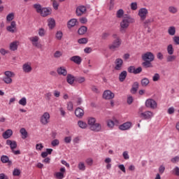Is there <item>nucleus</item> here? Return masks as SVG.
Returning <instances> with one entry per match:
<instances>
[{"label":"nucleus","instance_id":"nucleus-1","mask_svg":"<svg viewBox=\"0 0 179 179\" xmlns=\"http://www.w3.org/2000/svg\"><path fill=\"white\" fill-rule=\"evenodd\" d=\"M141 58L143 61H144L142 63V66H143V68H153V64L152 62L155 61V55H153L151 52H147L142 55Z\"/></svg>","mask_w":179,"mask_h":179},{"label":"nucleus","instance_id":"nucleus-2","mask_svg":"<svg viewBox=\"0 0 179 179\" xmlns=\"http://www.w3.org/2000/svg\"><path fill=\"white\" fill-rule=\"evenodd\" d=\"M88 125L90 129L94 131V132H100L101 131V124L100 123H96V118L90 117L88 119Z\"/></svg>","mask_w":179,"mask_h":179},{"label":"nucleus","instance_id":"nucleus-3","mask_svg":"<svg viewBox=\"0 0 179 179\" xmlns=\"http://www.w3.org/2000/svg\"><path fill=\"white\" fill-rule=\"evenodd\" d=\"M4 75L5 76L3 77L2 80L6 85L12 84V82H13V80H12V78H15V76H16V74L13 71H5Z\"/></svg>","mask_w":179,"mask_h":179},{"label":"nucleus","instance_id":"nucleus-4","mask_svg":"<svg viewBox=\"0 0 179 179\" xmlns=\"http://www.w3.org/2000/svg\"><path fill=\"white\" fill-rule=\"evenodd\" d=\"M145 104L147 108H151L152 110H156L157 108V102L153 99H147Z\"/></svg>","mask_w":179,"mask_h":179},{"label":"nucleus","instance_id":"nucleus-5","mask_svg":"<svg viewBox=\"0 0 179 179\" xmlns=\"http://www.w3.org/2000/svg\"><path fill=\"white\" fill-rule=\"evenodd\" d=\"M122 41H121V38H117L115 39L111 45H109V50H111L112 51H115L117 48H120L121 47Z\"/></svg>","mask_w":179,"mask_h":179},{"label":"nucleus","instance_id":"nucleus-6","mask_svg":"<svg viewBox=\"0 0 179 179\" xmlns=\"http://www.w3.org/2000/svg\"><path fill=\"white\" fill-rule=\"evenodd\" d=\"M127 27H129V19L124 18L120 22V31L124 33Z\"/></svg>","mask_w":179,"mask_h":179},{"label":"nucleus","instance_id":"nucleus-7","mask_svg":"<svg viewBox=\"0 0 179 179\" xmlns=\"http://www.w3.org/2000/svg\"><path fill=\"white\" fill-rule=\"evenodd\" d=\"M40 122L42 125H47L50 122V113L45 112L40 118Z\"/></svg>","mask_w":179,"mask_h":179},{"label":"nucleus","instance_id":"nucleus-8","mask_svg":"<svg viewBox=\"0 0 179 179\" xmlns=\"http://www.w3.org/2000/svg\"><path fill=\"white\" fill-rule=\"evenodd\" d=\"M29 40L32 43V45H34V47H36V48H40V47H41V44L38 43V40H40V38H38V36H35L29 37Z\"/></svg>","mask_w":179,"mask_h":179},{"label":"nucleus","instance_id":"nucleus-9","mask_svg":"<svg viewBox=\"0 0 179 179\" xmlns=\"http://www.w3.org/2000/svg\"><path fill=\"white\" fill-rule=\"evenodd\" d=\"M115 71H121L122 65H124V61L121 58H117L115 61Z\"/></svg>","mask_w":179,"mask_h":179},{"label":"nucleus","instance_id":"nucleus-10","mask_svg":"<svg viewBox=\"0 0 179 179\" xmlns=\"http://www.w3.org/2000/svg\"><path fill=\"white\" fill-rule=\"evenodd\" d=\"M115 96V94L110 90H106L103 92V97L105 99V100H111L114 99Z\"/></svg>","mask_w":179,"mask_h":179},{"label":"nucleus","instance_id":"nucleus-11","mask_svg":"<svg viewBox=\"0 0 179 179\" xmlns=\"http://www.w3.org/2000/svg\"><path fill=\"white\" fill-rule=\"evenodd\" d=\"M149 13L146 8H142L138 10V16L141 17V20H145L147 15Z\"/></svg>","mask_w":179,"mask_h":179},{"label":"nucleus","instance_id":"nucleus-12","mask_svg":"<svg viewBox=\"0 0 179 179\" xmlns=\"http://www.w3.org/2000/svg\"><path fill=\"white\" fill-rule=\"evenodd\" d=\"M141 117L143 118V120H152L153 117V113L152 111H145L141 113Z\"/></svg>","mask_w":179,"mask_h":179},{"label":"nucleus","instance_id":"nucleus-13","mask_svg":"<svg viewBox=\"0 0 179 179\" xmlns=\"http://www.w3.org/2000/svg\"><path fill=\"white\" fill-rule=\"evenodd\" d=\"M132 127V123L131 122H126L122 124L119 126V129L120 131H128Z\"/></svg>","mask_w":179,"mask_h":179},{"label":"nucleus","instance_id":"nucleus-14","mask_svg":"<svg viewBox=\"0 0 179 179\" xmlns=\"http://www.w3.org/2000/svg\"><path fill=\"white\" fill-rule=\"evenodd\" d=\"M86 10H87L86 6H80L77 7L76 13L77 16H82V15L85 13Z\"/></svg>","mask_w":179,"mask_h":179},{"label":"nucleus","instance_id":"nucleus-15","mask_svg":"<svg viewBox=\"0 0 179 179\" xmlns=\"http://www.w3.org/2000/svg\"><path fill=\"white\" fill-rule=\"evenodd\" d=\"M76 80V77L73 76V75L70 73L67 74L66 82L67 83H69V85H71V86H72V85L75 83Z\"/></svg>","mask_w":179,"mask_h":179},{"label":"nucleus","instance_id":"nucleus-16","mask_svg":"<svg viewBox=\"0 0 179 179\" xmlns=\"http://www.w3.org/2000/svg\"><path fill=\"white\" fill-rule=\"evenodd\" d=\"M22 70L25 73H30L33 71V68H31V66L29 63H25L22 65Z\"/></svg>","mask_w":179,"mask_h":179},{"label":"nucleus","instance_id":"nucleus-17","mask_svg":"<svg viewBox=\"0 0 179 179\" xmlns=\"http://www.w3.org/2000/svg\"><path fill=\"white\" fill-rule=\"evenodd\" d=\"M138 89H139V83L136 81L132 85L131 89L130 90V93H131V94H136V92H138Z\"/></svg>","mask_w":179,"mask_h":179},{"label":"nucleus","instance_id":"nucleus-18","mask_svg":"<svg viewBox=\"0 0 179 179\" xmlns=\"http://www.w3.org/2000/svg\"><path fill=\"white\" fill-rule=\"evenodd\" d=\"M6 145L10 146L11 150H15V149H16L17 148V143H16V141H15L7 140Z\"/></svg>","mask_w":179,"mask_h":179},{"label":"nucleus","instance_id":"nucleus-19","mask_svg":"<svg viewBox=\"0 0 179 179\" xmlns=\"http://www.w3.org/2000/svg\"><path fill=\"white\" fill-rule=\"evenodd\" d=\"M70 61H72V62L77 65H80L82 64V57L80 56H73L70 58Z\"/></svg>","mask_w":179,"mask_h":179},{"label":"nucleus","instance_id":"nucleus-20","mask_svg":"<svg viewBox=\"0 0 179 179\" xmlns=\"http://www.w3.org/2000/svg\"><path fill=\"white\" fill-rule=\"evenodd\" d=\"M6 30L10 33H15V30H16V22L12 21L10 25L6 27Z\"/></svg>","mask_w":179,"mask_h":179},{"label":"nucleus","instance_id":"nucleus-21","mask_svg":"<svg viewBox=\"0 0 179 179\" xmlns=\"http://www.w3.org/2000/svg\"><path fill=\"white\" fill-rule=\"evenodd\" d=\"M77 23H78V20L76 18L71 19L67 23L68 29H72V27H75Z\"/></svg>","mask_w":179,"mask_h":179},{"label":"nucleus","instance_id":"nucleus-22","mask_svg":"<svg viewBox=\"0 0 179 179\" xmlns=\"http://www.w3.org/2000/svg\"><path fill=\"white\" fill-rule=\"evenodd\" d=\"M75 115L78 117V118H82V117L85 115V111L83 109L78 107L75 110Z\"/></svg>","mask_w":179,"mask_h":179},{"label":"nucleus","instance_id":"nucleus-23","mask_svg":"<svg viewBox=\"0 0 179 179\" xmlns=\"http://www.w3.org/2000/svg\"><path fill=\"white\" fill-rule=\"evenodd\" d=\"M12 135H13V131L12 129H8L4 133H3L2 136L3 139H9Z\"/></svg>","mask_w":179,"mask_h":179},{"label":"nucleus","instance_id":"nucleus-24","mask_svg":"<svg viewBox=\"0 0 179 179\" xmlns=\"http://www.w3.org/2000/svg\"><path fill=\"white\" fill-rule=\"evenodd\" d=\"M39 13L43 17H45V16H48V15L51 14V10L50 9H48V8H43L41 13Z\"/></svg>","mask_w":179,"mask_h":179},{"label":"nucleus","instance_id":"nucleus-25","mask_svg":"<svg viewBox=\"0 0 179 179\" xmlns=\"http://www.w3.org/2000/svg\"><path fill=\"white\" fill-rule=\"evenodd\" d=\"M57 72L58 75H62V76H66L68 75V71L64 67H59L57 69Z\"/></svg>","mask_w":179,"mask_h":179},{"label":"nucleus","instance_id":"nucleus-26","mask_svg":"<svg viewBox=\"0 0 179 179\" xmlns=\"http://www.w3.org/2000/svg\"><path fill=\"white\" fill-rule=\"evenodd\" d=\"M128 75V73H127V71H123L119 74V80L120 82H124L125 79H127V76Z\"/></svg>","mask_w":179,"mask_h":179},{"label":"nucleus","instance_id":"nucleus-27","mask_svg":"<svg viewBox=\"0 0 179 179\" xmlns=\"http://www.w3.org/2000/svg\"><path fill=\"white\" fill-rule=\"evenodd\" d=\"M19 42L17 41H13L11 43H10V51H16V50H17V47Z\"/></svg>","mask_w":179,"mask_h":179},{"label":"nucleus","instance_id":"nucleus-28","mask_svg":"<svg viewBox=\"0 0 179 179\" xmlns=\"http://www.w3.org/2000/svg\"><path fill=\"white\" fill-rule=\"evenodd\" d=\"M150 83V80H149V78H144L141 80V85L143 87H146Z\"/></svg>","mask_w":179,"mask_h":179},{"label":"nucleus","instance_id":"nucleus-29","mask_svg":"<svg viewBox=\"0 0 179 179\" xmlns=\"http://www.w3.org/2000/svg\"><path fill=\"white\" fill-rule=\"evenodd\" d=\"M87 31V27H86V26H82L78 30V34H80V36L85 34V33Z\"/></svg>","mask_w":179,"mask_h":179},{"label":"nucleus","instance_id":"nucleus-30","mask_svg":"<svg viewBox=\"0 0 179 179\" xmlns=\"http://www.w3.org/2000/svg\"><path fill=\"white\" fill-rule=\"evenodd\" d=\"M1 162L6 164V163H8L9 164H12V161L9 160V157L6 156V155H2L1 157Z\"/></svg>","mask_w":179,"mask_h":179},{"label":"nucleus","instance_id":"nucleus-31","mask_svg":"<svg viewBox=\"0 0 179 179\" xmlns=\"http://www.w3.org/2000/svg\"><path fill=\"white\" fill-rule=\"evenodd\" d=\"M48 26L50 29H54V27H55V20L53 18H50L48 20Z\"/></svg>","mask_w":179,"mask_h":179},{"label":"nucleus","instance_id":"nucleus-32","mask_svg":"<svg viewBox=\"0 0 179 179\" xmlns=\"http://www.w3.org/2000/svg\"><path fill=\"white\" fill-rule=\"evenodd\" d=\"M20 132L22 135V139H26V138H27L28 133H27V131L26 130V129H24V128L20 129Z\"/></svg>","mask_w":179,"mask_h":179},{"label":"nucleus","instance_id":"nucleus-33","mask_svg":"<svg viewBox=\"0 0 179 179\" xmlns=\"http://www.w3.org/2000/svg\"><path fill=\"white\" fill-rule=\"evenodd\" d=\"M76 83H85L86 82V78L85 77H82V76H78L76 77Z\"/></svg>","mask_w":179,"mask_h":179},{"label":"nucleus","instance_id":"nucleus-34","mask_svg":"<svg viewBox=\"0 0 179 179\" xmlns=\"http://www.w3.org/2000/svg\"><path fill=\"white\" fill-rule=\"evenodd\" d=\"M168 10L170 13H173V14H176L177 13V12H178V9L176 7L173 6H170L168 8Z\"/></svg>","mask_w":179,"mask_h":179},{"label":"nucleus","instance_id":"nucleus-35","mask_svg":"<svg viewBox=\"0 0 179 179\" xmlns=\"http://www.w3.org/2000/svg\"><path fill=\"white\" fill-rule=\"evenodd\" d=\"M177 57L176 55H169L166 57V62H173L176 61Z\"/></svg>","mask_w":179,"mask_h":179},{"label":"nucleus","instance_id":"nucleus-36","mask_svg":"<svg viewBox=\"0 0 179 179\" xmlns=\"http://www.w3.org/2000/svg\"><path fill=\"white\" fill-rule=\"evenodd\" d=\"M167 52L169 55H173L174 54V48H173V45L170 44L167 46Z\"/></svg>","mask_w":179,"mask_h":179},{"label":"nucleus","instance_id":"nucleus-37","mask_svg":"<svg viewBox=\"0 0 179 179\" xmlns=\"http://www.w3.org/2000/svg\"><path fill=\"white\" fill-rule=\"evenodd\" d=\"M78 125L80 127V128H82V129L87 128V124L82 120L78 121Z\"/></svg>","mask_w":179,"mask_h":179},{"label":"nucleus","instance_id":"nucleus-38","mask_svg":"<svg viewBox=\"0 0 179 179\" xmlns=\"http://www.w3.org/2000/svg\"><path fill=\"white\" fill-rule=\"evenodd\" d=\"M168 33L169 36H174L176 34V27H169Z\"/></svg>","mask_w":179,"mask_h":179},{"label":"nucleus","instance_id":"nucleus-39","mask_svg":"<svg viewBox=\"0 0 179 179\" xmlns=\"http://www.w3.org/2000/svg\"><path fill=\"white\" fill-rule=\"evenodd\" d=\"M18 103L20 106L24 107V106L27 104V99H26V97H22L21 99H20Z\"/></svg>","mask_w":179,"mask_h":179},{"label":"nucleus","instance_id":"nucleus-40","mask_svg":"<svg viewBox=\"0 0 179 179\" xmlns=\"http://www.w3.org/2000/svg\"><path fill=\"white\" fill-rule=\"evenodd\" d=\"M13 19H15V13H9L6 16L7 22H12V20H13Z\"/></svg>","mask_w":179,"mask_h":179},{"label":"nucleus","instance_id":"nucleus-41","mask_svg":"<svg viewBox=\"0 0 179 179\" xmlns=\"http://www.w3.org/2000/svg\"><path fill=\"white\" fill-rule=\"evenodd\" d=\"M34 9H36L37 13H41V10H43V7L40 4H34Z\"/></svg>","mask_w":179,"mask_h":179},{"label":"nucleus","instance_id":"nucleus-42","mask_svg":"<svg viewBox=\"0 0 179 179\" xmlns=\"http://www.w3.org/2000/svg\"><path fill=\"white\" fill-rule=\"evenodd\" d=\"M78 169L80 170V171H85L86 170V166L84 162H79Z\"/></svg>","mask_w":179,"mask_h":179},{"label":"nucleus","instance_id":"nucleus-43","mask_svg":"<svg viewBox=\"0 0 179 179\" xmlns=\"http://www.w3.org/2000/svg\"><path fill=\"white\" fill-rule=\"evenodd\" d=\"M108 37H110V33L108 32H103L101 36V40H107Z\"/></svg>","mask_w":179,"mask_h":179},{"label":"nucleus","instance_id":"nucleus-44","mask_svg":"<svg viewBox=\"0 0 179 179\" xmlns=\"http://www.w3.org/2000/svg\"><path fill=\"white\" fill-rule=\"evenodd\" d=\"M87 38H82L78 40L79 44H87Z\"/></svg>","mask_w":179,"mask_h":179},{"label":"nucleus","instance_id":"nucleus-45","mask_svg":"<svg viewBox=\"0 0 179 179\" xmlns=\"http://www.w3.org/2000/svg\"><path fill=\"white\" fill-rule=\"evenodd\" d=\"M116 16H117V17H119V18L122 17V16H124V10H122V9L118 10L117 11Z\"/></svg>","mask_w":179,"mask_h":179},{"label":"nucleus","instance_id":"nucleus-46","mask_svg":"<svg viewBox=\"0 0 179 179\" xmlns=\"http://www.w3.org/2000/svg\"><path fill=\"white\" fill-rule=\"evenodd\" d=\"M160 80V74L156 73L153 76H152V80L153 82H157L158 80Z\"/></svg>","mask_w":179,"mask_h":179},{"label":"nucleus","instance_id":"nucleus-47","mask_svg":"<svg viewBox=\"0 0 179 179\" xmlns=\"http://www.w3.org/2000/svg\"><path fill=\"white\" fill-rule=\"evenodd\" d=\"M114 125H115L114 121L111 120L107 121V126L108 127V128H114Z\"/></svg>","mask_w":179,"mask_h":179},{"label":"nucleus","instance_id":"nucleus-48","mask_svg":"<svg viewBox=\"0 0 179 179\" xmlns=\"http://www.w3.org/2000/svg\"><path fill=\"white\" fill-rule=\"evenodd\" d=\"M38 36H40V37H44V36H45V30H44L43 28L39 29Z\"/></svg>","mask_w":179,"mask_h":179},{"label":"nucleus","instance_id":"nucleus-49","mask_svg":"<svg viewBox=\"0 0 179 179\" xmlns=\"http://www.w3.org/2000/svg\"><path fill=\"white\" fill-rule=\"evenodd\" d=\"M55 177L56 178H58V179H63L64 178V173L62 172H57L55 173Z\"/></svg>","mask_w":179,"mask_h":179},{"label":"nucleus","instance_id":"nucleus-50","mask_svg":"<svg viewBox=\"0 0 179 179\" xmlns=\"http://www.w3.org/2000/svg\"><path fill=\"white\" fill-rule=\"evenodd\" d=\"M60 57H62V52L59 51V50H57L55 53H54V57L55 58H60Z\"/></svg>","mask_w":179,"mask_h":179},{"label":"nucleus","instance_id":"nucleus-51","mask_svg":"<svg viewBox=\"0 0 179 179\" xmlns=\"http://www.w3.org/2000/svg\"><path fill=\"white\" fill-rule=\"evenodd\" d=\"M131 10H136L138 9V3L136 2H133L131 3Z\"/></svg>","mask_w":179,"mask_h":179},{"label":"nucleus","instance_id":"nucleus-52","mask_svg":"<svg viewBox=\"0 0 179 179\" xmlns=\"http://www.w3.org/2000/svg\"><path fill=\"white\" fill-rule=\"evenodd\" d=\"M85 163H86V164H87V166H93V159L92 158H87L85 160Z\"/></svg>","mask_w":179,"mask_h":179},{"label":"nucleus","instance_id":"nucleus-53","mask_svg":"<svg viewBox=\"0 0 179 179\" xmlns=\"http://www.w3.org/2000/svg\"><path fill=\"white\" fill-rule=\"evenodd\" d=\"M13 176H20V170L18 169H15L13 171Z\"/></svg>","mask_w":179,"mask_h":179},{"label":"nucleus","instance_id":"nucleus-54","mask_svg":"<svg viewBox=\"0 0 179 179\" xmlns=\"http://www.w3.org/2000/svg\"><path fill=\"white\" fill-rule=\"evenodd\" d=\"M62 36H63V34H62V31H59L56 33V38L57 40H61L62 38Z\"/></svg>","mask_w":179,"mask_h":179},{"label":"nucleus","instance_id":"nucleus-55","mask_svg":"<svg viewBox=\"0 0 179 179\" xmlns=\"http://www.w3.org/2000/svg\"><path fill=\"white\" fill-rule=\"evenodd\" d=\"M51 145H52V146H53V147L58 146V145H59V140H58V139H55V140H53V141L51 142Z\"/></svg>","mask_w":179,"mask_h":179},{"label":"nucleus","instance_id":"nucleus-56","mask_svg":"<svg viewBox=\"0 0 179 179\" xmlns=\"http://www.w3.org/2000/svg\"><path fill=\"white\" fill-rule=\"evenodd\" d=\"M67 110H69V111L73 110V103H72V102L70 101L67 103Z\"/></svg>","mask_w":179,"mask_h":179},{"label":"nucleus","instance_id":"nucleus-57","mask_svg":"<svg viewBox=\"0 0 179 179\" xmlns=\"http://www.w3.org/2000/svg\"><path fill=\"white\" fill-rule=\"evenodd\" d=\"M65 143H71L72 142V137L71 136H66L64 138Z\"/></svg>","mask_w":179,"mask_h":179},{"label":"nucleus","instance_id":"nucleus-58","mask_svg":"<svg viewBox=\"0 0 179 179\" xmlns=\"http://www.w3.org/2000/svg\"><path fill=\"white\" fill-rule=\"evenodd\" d=\"M141 72H142V67H138L137 69H134V75H138V73H141Z\"/></svg>","mask_w":179,"mask_h":179},{"label":"nucleus","instance_id":"nucleus-59","mask_svg":"<svg viewBox=\"0 0 179 179\" xmlns=\"http://www.w3.org/2000/svg\"><path fill=\"white\" fill-rule=\"evenodd\" d=\"M122 156H123L124 160H128V159H129V155H128V151H124L122 153Z\"/></svg>","mask_w":179,"mask_h":179},{"label":"nucleus","instance_id":"nucleus-60","mask_svg":"<svg viewBox=\"0 0 179 179\" xmlns=\"http://www.w3.org/2000/svg\"><path fill=\"white\" fill-rule=\"evenodd\" d=\"M43 148H44V146L41 143H38L36 145V150H43Z\"/></svg>","mask_w":179,"mask_h":179},{"label":"nucleus","instance_id":"nucleus-61","mask_svg":"<svg viewBox=\"0 0 179 179\" xmlns=\"http://www.w3.org/2000/svg\"><path fill=\"white\" fill-rule=\"evenodd\" d=\"M173 43H175L176 45H179V36H175L173 38Z\"/></svg>","mask_w":179,"mask_h":179},{"label":"nucleus","instance_id":"nucleus-62","mask_svg":"<svg viewBox=\"0 0 179 179\" xmlns=\"http://www.w3.org/2000/svg\"><path fill=\"white\" fill-rule=\"evenodd\" d=\"M131 103H134V97H132V96H129L127 97V104L131 105Z\"/></svg>","mask_w":179,"mask_h":179},{"label":"nucleus","instance_id":"nucleus-63","mask_svg":"<svg viewBox=\"0 0 179 179\" xmlns=\"http://www.w3.org/2000/svg\"><path fill=\"white\" fill-rule=\"evenodd\" d=\"M172 163H178L179 162V156H176L171 159Z\"/></svg>","mask_w":179,"mask_h":179},{"label":"nucleus","instance_id":"nucleus-64","mask_svg":"<svg viewBox=\"0 0 179 179\" xmlns=\"http://www.w3.org/2000/svg\"><path fill=\"white\" fill-rule=\"evenodd\" d=\"M173 171L175 173V175L176 176H178V177H179V167L178 166H176L174 169H173Z\"/></svg>","mask_w":179,"mask_h":179}]
</instances>
